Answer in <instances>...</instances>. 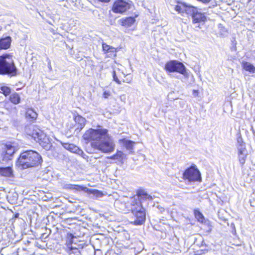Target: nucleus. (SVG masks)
<instances>
[{"label":"nucleus","instance_id":"nucleus-1","mask_svg":"<svg viewBox=\"0 0 255 255\" xmlns=\"http://www.w3.org/2000/svg\"><path fill=\"white\" fill-rule=\"evenodd\" d=\"M42 162L41 156L38 152L32 150L22 152L17 160L16 166L20 169L36 167Z\"/></svg>","mask_w":255,"mask_h":255},{"label":"nucleus","instance_id":"nucleus-2","mask_svg":"<svg viewBox=\"0 0 255 255\" xmlns=\"http://www.w3.org/2000/svg\"><path fill=\"white\" fill-rule=\"evenodd\" d=\"M26 133L46 150L50 149L51 145L48 137L36 126L30 125L27 129Z\"/></svg>","mask_w":255,"mask_h":255},{"label":"nucleus","instance_id":"nucleus-3","mask_svg":"<svg viewBox=\"0 0 255 255\" xmlns=\"http://www.w3.org/2000/svg\"><path fill=\"white\" fill-rule=\"evenodd\" d=\"M17 71L11 54H5L0 56V74L13 76L17 75Z\"/></svg>","mask_w":255,"mask_h":255},{"label":"nucleus","instance_id":"nucleus-4","mask_svg":"<svg viewBox=\"0 0 255 255\" xmlns=\"http://www.w3.org/2000/svg\"><path fill=\"white\" fill-rule=\"evenodd\" d=\"M136 200L135 198H130V210L134 218V220L133 221V224L140 225L143 224L145 221V211L142 204L139 203L137 204Z\"/></svg>","mask_w":255,"mask_h":255},{"label":"nucleus","instance_id":"nucleus-5","mask_svg":"<svg viewBox=\"0 0 255 255\" xmlns=\"http://www.w3.org/2000/svg\"><path fill=\"white\" fill-rule=\"evenodd\" d=\"M92 146L104 153H110L115 149V144L108 132L104 134L99 141L92 142Z\"/></svg>","mask_w":255,"mask_h":255},{"label":"nucleus","instance_id":"nucleus-6","mask_svg":"<svg viewBox=\"0 0 255 255\" xmlns=\"http://www.w3.org/2000/svg\"><path fill=\"white\" fill-rule=\"evenodd\" d=\"M165 69L169 72H176L183 75L186 78L189 76L186 68L182 63L176 60H170L165 65Z\"/></svg>","mask_w":255,"mask_h":255},{"label":"nucleus","instance_id":"nucleus-7","mask_svg":"<svg viewBox=\"0 0 255 255\" xmlns=\"http://www.w3.org/2000/svg\"><path fill=\"white\" fill-rule=\"evenodd\" d=\"M108 132L106 129L90 128L87 130L83 135V139L87 141H99L104 134Z\"/></svg>","mask_w":255,"mask_h":255},{"label":"nucleus","instance_id":"nucleus-8","mask_svg":"<svg viewBox=\"0 0 255 255\" xmlns=\"http://www.w3.org/2000/svg\"><path fill=\"white\" fill-rule=\"evenodd\" d=\"M183 176L185 180L190 182L201 181V174L195 165L186 169L183 172Z\"/></svg>","mask_w":255,"mask_h":255},{"label":"nucleus","instance_id":"nucleus-9","mask_svg":"<svg viewBox=\"0 0 255 255\" xmlns=\"http://www.w3.org/2000/svg\"><path fill=\"white\" fill-rule=\"evenodd\" d=\"M237 147L238 149V159L240 164L243 166L245 163L248 152L246 148L245 143L243 141L241 136H239L237 138Z\"/></svg>","mask_w":255,"mask_h":255},{"label":"nucleus","instance_id":"nucleus-10","mask_svg":"<svg viewBox=\"0 0 255 255\" xmlns=\"http://www.w3.org/2000/svg\"><path fill=\"white\" fill-rule=\"evenodd\" d=\"M4 151L2 154V161H6L11 160L14 153L17 151V148L13 143H7L4 145Z\"/></svg>","mask_w":255,"mask_h":255},{"label":"nucleus","instance_id":"nucleus-11","mask_svg":"<svg viewBox=\"0 0 255 255\" xmlns=\"http://www.w3.org/2000/svg\"><path fill=\"white\" fill-rule=\"evenodd\" d=\"M130 7V5L129 3L124 0H118L114 3L112 9L114 12L122 13Z\"/></svg>","mask_w":255,"mask_h":255},{"label":"nucleus","instance_id":"nucleus-12","mask_svg":"<svg viewBox=\"0 0 255 255\" xmlns=\"http://www.w3.org/2000/svg\"><path fill=\"white\" fill-rule=\"evenodd\" d=\"M128 197H123L118 199H116L114 202V206L120 211H125L129 207L128 203Z\"/></svg>","mask_w":255,"mask_h":255},{"label":"nucleus","instance_id":"nucleus-13","mask_svg":"<svg viewBox=\"0 0 255 255\" xmlns=\"http://www.w3.org/2000/svg\"><path fill=\"white\" fill-rule=\"evenodd\" d=\"M84 244H80L77 247L73 245L72 242L66 244L67 252L69 254H74V255H81L82 250L84 247Z\"/></svg>","mask_w":255,"mask_h":255},{"label":"nucleus","instance_id":"nucleus-14","mask_svg":"<svg viewBox=\"0 0 255 255\" xmlns=\"http://www.w3.org/2000/svg\"><path fill=\"white\" fill-rule=\"evenodd\" d=\"M62 145L66 149L71 151V152L75 153L79 155H81L85 158L84 156L86 155L83 150L75 145L69 143H63Z\"/></svg>","mask_w":255,"mask_h":255},{"label":"nucleus","instance_id":"nucleus-15","mask_svg":"<svg viewBox=\"0 0 255 255\" xmlns=\"http://www.w3.org/2000/svg\"><path fill=\"white\" fill-rule=\"evenodd\" d=\"M135 198L137 199V204L138 203L141 204V202L143 200H151L152 197L151 196L148 195L146 192L143 190H139L137 192V194L136 196H134L131 198Z\"/></svg>","mask_w":255,"mask_h":255},{"label":"nucleus","instance_id":"nucleus-16","mask_svg":"<svg viewBox=\"0 0 255 255\" xmlns=\"http://www.w3.org/2000/svg\"><path fill=\"white\" fill-rule=\"evenodd\" d=\"M74 121L76 123L75 131L78 133L84 127L86 123V119L83 117L77 115L74 118Z\"/></svg>","mask_w":255,"mask_h":255},{"label":"nucleus","instance_id":"nucleus-17","mask_svg":"<svg viewBox=\"0 0 255 255\" xmlns=\"http://www.w3.org/2000/svg\"><path fill=\"white\" fill-rule=\"evenodd\" d=\"M83 191L87 193L90 196L91 198L93 199H97L102 197L103 195L102 192L98 190L89 189L86 187H84Z\"/></svg>","mask_w":255,"mask_h":255},{"label":"nucleus","instance_id":"nucleus-18","mask_svg":"<svg viewBox=\"0 0 255 255\" xmlns=\"http://www.w3.org/2000/svg\"><path fill=\"white\" fill-rule=\"evenodd\" d=\"M192 17L193 22L194 23L204 22L206 19L205 15L200 12H199L198 10L195 11V12L192 15Z\"/></svg>","mask_w":255,"mask_h":255},{"label":"nucleus","instance_id":"nucleus-19","mask_svg":"<svg viewBox=\"0 0 255 255\" xmlns=\"http://www.w3.org/2000/svg\"><path fill=\"white\" fill-rule=\"evenodd\" d=\"M120 143L122 144L128 150L130 151V152H132L133 149L134 145L135 144V142L128 139H122L119 140Z\"/></svg>","mask_w":255,"mask_h":255},{"label":"nucleus","instance_id":"nucleus-20","mask_svg":"<svg viewBox=\"0 0 255 255\" xmlns=\"http://www.w3.org/2000/svg\"><path fill=\"white\" fill-rule=\"evenodd\" d=\"M135 19L133 17H128L125 18H122L119 20L120 24L125 27H128L131 26L135 22Z\"/></svg>","mask_w":255,"mask_h":255},{"label":"nucleus","instance_id":"nucleus-21","mask_svg":"<svg viewBox=\"0 0 255 255\" xmlns=\"http://www.w3.org/2000/svg\"><path fill=\"white\" fill-rule=\"evenodd\" d=\"M11 38L10 36H6L0 39V49H7L11 44Z\"/></svg>","mask_w":255,"mask_h":255},{"label":"nucleus","instance_id":"nucleus-22","mask_svg":"<svg viewBox=\"0 0 255 255\" xmlns=\"http://www.w3.org/2000/svg\"><path fill=\"white\" fill-rule=\"evenodd\" d=\"M0 174L4 177H11L13 176V171L11 167H0Z\"/></svg>","mask_w":255,"mask_h":255},{"label":"nucleus","instance_id":"nucleus-23","mask_svg":"<svg viewBox=\"0 0 255 255\" xmlns=\"http://www.w3.org/2000/svg\"><path fill=\"white\" fill-rule=\"evenodd\" d=\"M9 100L12 103L16 105L20 103V98L19 95L15 92L10 95Z\"/></svg>","mask_w":255,"mask_h":255},{"label":"nucleus","instance_id":"nucleus-24","mask_svg":"<svg viewBox=\"0 0 255 255\" xmlns=\"http://www.w3.org/2000/svg\"><path fill=\"white\" fill-rule=\"evenodd\" d=\"M197 10V8L196 7L186 4L185 5L184 12L188 15H191L192 16Z\"/></svg>","mask_w":255,"mask_h":255},{"label":"nucleus","instance_id":"nucleus-25","mask_svg":"<svg viewBox=\"0 0 255 255\" xmlns=\"http://www.w3.org/2000/svg\"><path fill=\"white\" fill-rule=\"evenodd\" d=\"M243 68L245 70L248 71L251 73H255V67L253 64L249 62H246L243 63Z\"/></svg>","mask_w":255,"mask_h":255},{"label":"nucleus","instance_id":"nucleus-26","mask_svg":"<svg viewBox=\"0 0 255 255\" xmlns=\"http://www.w3.org/2000/svg\"><path fill=\"white\" fill-rule=\"evenodd\" d=\"M65 188L70 190H74L76 191H83L84 187L78 185H74L70 184L65 185Z\"/></svg>","mask_w":255,"mask_h":255},{"label":"nucleus","instance_id":"nucleus-27","mask_svg":"<svg viewBox=\"0 0 255 255\" xmlns=\"http://www.w3.org/2000/svg\"><path fill=\"white\" fill-rule=\"evenodd\" d=\"M125 154L123 152L121 151H118L117 152L109 157L110 159L113 160H119L120 161L124 159Z\"/></svg>","mask_w":255,"mask_h":255},{"label":"nucleus","instance_id":"nucleus-28","mask_svg":"<svg viewBox=\"0 0 255 255\" xmlns=\"http://www.w3.org/2000/svg\"><path fill=\"white\" fill-rule=\"evenodd\" d=\"M26 116L32 120H34L37 118V114L33 109H28L26 113Z\"/></svg>","mask_w":255,"mask_h":255},{"label":"nucleus","instance_id":"nucleus-29","mask_svg":"<svg viewBox=\"0 0 255 255\" xmlns=\"http://www.w3.org/2000/svg\"><path fill=\"white\" fill-rule=\"evenodd\" d=\"M195 218L200 222L203 223L205 218L203 214L198 210H195L194 211Z\"/></svg>","mask_w":255,"mask_h":255},{"label":"nucleus","instance_id":"nucleus-30","mask_svg":"<svg viewBox=\"0 0 255 255\" xmlns=\"http://www.w3.org/2000/svg\"><path fill=\"white\" fill-rule=\"evenodd\" d=\"M186 4L185 3H179L178 5L175 6V9L179 13H184Z\"/></svg>","mask_w":255,"mask_h":255},{"label":"nucleus","instance_id":"nucleus-31","mask_svg":"<svg viewBox=\"0 0 255 255\" xmlns=\"http://www.w3.org/2000/svg\"><path fill=\"white\" fill-rule=\"evenodd\" d=\"M0 89L2 91L3 94L5 96L9 95L11 92L10 88L5 86H1L0 87Z\"/></svg>","mask_w":255,"mask_h":255},{"label":"nucleus","instance_id":"nucleus-32","mask_svg":"<svg viewBox=\"0 0 255 255\" xmlns=\"http://www.w3.org/2000/svg\"><path fill=\"white\" fill-rule=\"evenodd\" d=\"M68 240L67 241L66 244L69 243L70 242H72L73 245L75 244V246L77 247V246L79 245V244H77L76 243H74V241H73L74 239L75 238V237L72 234H69L68 235ZM80 244H79V245Z\"/></svg>","mask_w":255,"mask_h":255},{"label":"nucleus","instance_id":"nucleus-33","mask_svg":"<svg viewBox=\"0 0 255 255\" xmlns=\"http://www.w3.org/2000/svg\"><path fill=\"white\" fill-rule=\"evenodd\" d=\"M17 255H28V252L24 248H18L17 250Z\"/></svg>","mask_w":255,"mask_h":255},{"label":"nucleus","instance_id":"nucleus-34","mask_svg":"<svg viewBox=\"0 0 255 255\" xmlns=\"http://www.w3.org/2000/svg\"><path fill=\"white\" fill-rule=\"evenodd\" d=\"M108 54L109 57H112L113 56H115L116 55V50L113 47H111L109 50L107 52Z\"/></svg>","mask_w":255,"mask_h":255},{"label":"nucleus","instance_id":"nucleus-35","mask_svg":"<svg viewBox=\"0 0 255 255\" xmlns=\"http://www.w3.org/2000/svg\"><path fill=\"white\" fill-rule=\"evenodd\" d=\"M112 76H113V80L114 81H115L118 84H121V81L119 79V78H118V77L117 76L116 72L115 70L113 71Z\"/></svg>","mask_w":255,"mask_h":255},{"label":"nucleus","instance_id":"nucleus-36","mask_svg":"<svg viewBox=\"0 0 255 255\" xmlns=\"http://www.w3.org/2000/svg\"><path fill=\"white\" fill-rule=\"evenodd\" d=\"M111 47V46L105 43H103L102 44L103 50L105 52H107L109 50V49H110Z\"/></svg>","mask_w":255,"mask_h":255},{"label":"nucleus","instance_id":"nucleus-37","mask_svg":"<svg viewBox=\"0 0 255 255\" xmlns=\"http://www.w3.org/2000/svg\"><path fill=\"white\" fill-rule=\"evenodd\" d=\"M110 96V91H105L103 93V97L107 99Z\"/></svg>","mask_w":255,"mask_h":255},{"label":"nucleus","instance_id":"nucleus-38","mask_svg":"<svg viewBox=\"0 0 255 255\" xmlns=\"http://www.w3.org/2000/svg\"><path fill=\"white\" fill-rule=\"evenodd\" d=\"M231 227L232 228V229H233V231H232V233L233 234H236V229H235V224L234 223H232L231 225Z\"/></svg>","mask_w":255,"mask_h":255},{"label":"nucleus","instance_id":"nucleus-39","mask_svg":"<svg viewBox=\"0 0 255 255\" xmlns=\"http://www.w3.org/2000/svg\"><path fill=\"white\" fill-rule=\"evenodd\" d=\"M99 0L101 2H109L110 0Z\"/></svg>","mask_w":255,"mask_h":255},{"label":"nucleus","instance_id":"nucleus-40","mask_svg":"<svg viewBox=\"0 0 255 255\" xmlns=\"http://www.w3.org/2000/svg\"><path fill=\"white\" fill-rule=\"evenodd\" d=\"M124 247L126 249H128V248H130V246H124Z\"/></svg>","mask_w":255,"mask_h":255},{"label":"nucleus","instance_id":"nucleus-41","mask_svg":"<svg viewBox=\"0 0 255 255\" xmlns=\"http://www.w3.org/2000/svg\"><path fill=\"white\" fill-rule=\"evenodd\" d=\"M2 29V26H0V31Z\"/></svg>","mask_w":255,"mask_h":255},{"label":"nucleus","instance_id":"nucleus-42","mask_svg":"<svg viewBox=\"0 0 255 255\" xmlns=\"http://www.w3.org/2000/svg\"><path fill=\"white\" fill-rule=\"evenodd\" d=\"M252 0H249V2H250Z\"/></svg>","mask_w":255,"mask_h":255}]
</instances>
